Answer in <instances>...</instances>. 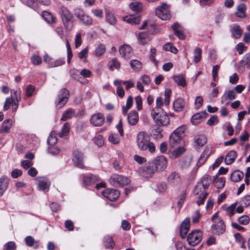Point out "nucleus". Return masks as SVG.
Returning <instances> with one entry per match:
<instances>
[{
    "label": "nucleus",
    "instance_id": "nucleus-23",
    "mask_svg": "<svg viewBox=\"0 0 250 250\" xmlns=\"http://www.w3.org/2000/svg\"><path fill=\"white\" fill-rule=\"evenodd\" d=\"M174 34L180 40H184L185 36L183 33V27L177 22H175L171 26Z\"/></svg>",
    "mask_w": 250,
    "mask_h": 250
},
{
    "label": "nucleus",
    "instance_id": "nucleus-60",
    "mask_svg": "<svg viewBox=\"0 0 250 250\" xmlns=\"http://www.w3.org/2000/svg\"><path fill=\"white\" fill-rule=\"evenodd\" d=\"M93 141L99 146H103L104 143L103 137L102 135H99L94 138Z\"/></svg>",
    "mask_w": 250,
    "mask_h": 250
},
{
    "label": "nucleus",
    "instance_id": "nucleus-3",
    "mask_svg": "<svg viewBox=\"0 0 250 250\" xmlns=\"http://www.w3.org/2000/svg\"><path fill=\"white\" fill-rule=\"evenodd\" d=\"M151 115L158 125L167 126L169 125V119L168 116L161 108L152 109Z\"/></svg>",
    "mask_w": 250,
    "mask_h": 250
},
{
    "label": "nucleus",
    "instance_id": "nucleus-35",
    "mask_svg": "<svg viewBox=\"0 0 250 250\" xmlns=\"http://www.w3.org/2000/svg\"><path fill=\"white\" fill-rule=\"evenodd\" d=\"M244 176L242 172L239 170L234 171L230 175V179L233 182H238L240 181Z\"/></svg>",
    "mask_w": 250,
    "mask_h": 250
},
{
    "label": "nucleus",
    "instance_id": "nucleus-52",
    "mask_svg": "<svg viewBox=\"0 0 250 250\" xmlns=\"http://www.w3.org/2000/svg\"><path fill=\"white\" fill-rule=\"evenodd\" d=\"M69 132V125L68 123H65L63 125L61 132L59 133V136L61 137L65 136L68 135Z\"/></svg>",
    "mask_w": 250,
    "mask_h": 250
},
{
    "label": "nucleus",
    "instance_id": "nucleus-36",
    "mask_svg": "<svg viewBox=\"0 0 250 250\" xmlns=\"http://www.w3.org/2000/svg\"><path fill=\"white\" fill-rule=\"evenodd\" d=\"M213 183L215 186L217 188H223L225 184V179L224 177H220L217 178V175L214 177Z\"/></svg>",
    "mask_w": 250,
    "mask_h": 250
},
{
    "label": "nucleus",
    "instance_id": "nucleus-57",
    "mask_svg": "<svg viewBox=\"0 0 250 250\" xmlns=\"http://www.w3.org/2000/svg\"><path fill=\"white\" fill-rule=\"evenodd\" d=\"M108 140L109 142L114 144H118L120 142V138L118 134H112L109 136Z\"/></svg>",
    "mask_w": 250,
    "mask_h": 250
},
{
    "label": "nucleus",
    "instance_id": "nucleus-49",
    "mask_svg": "<svg viewBox=\"0 0 250 250\" xmlns=\"http://www.w3.org/2000/svg\"><path fill=\"white\" fill-rule=\"evenodd\" d=\"M207 141V138L204 135H200L194 139V142L200 146H204Z\"/></svg>",
    "mask_w": 250,
    "mask_h": 250
},
{
    "label": "nucleus",
    "instance_id": "nucleus-1",
    "mask_svg": "<svg viewBox=\"0 0 250 250\" xmlns=\"http://www.w3.org/2000/svg\"><path fill=\"white\" fill-rule=\"evenodd\" d=\"M211 182V177L208 175H204L198 182L195 186L193 193L195 195H198V199L196 201L198 206L204 203L208 193L207 189Z\"/></svg>",
    "mask_w": 250,
    "mask_h": 250
},
{
    "label": "nucleus",
    "instance_id": "nucleus-38",
    "mask_svg": "<svg viewBox=\"0 0 250 250\" xmlns=\"http://www.w3.org/2000/svg\"><path fill=\"white\" fill-rule=\"evenodd\" d=\"M12 120L11 119L5 120L1 126V130L3 133H8L12 127Z\"/></svg>",
    "mask_w": 250,
    "mask_h": 250
},
{
    "label": "nucleus",
    "instance_id": "nucleus-22",
    "mask_svg": "<svg viewBox=\"0 0 250 250\" xmlns=\"http://www.w3.org/2000/svg\"><path fill=\"white\" fill-rule=\"evenodd\" d=\"M167 182L172 187L178 186L180 183V177L179 174L173 172L167 177Z\"/></svg>",
    "mask_w": 250,
    "mask_h": 250
},
{
    "label": "nucleus",
    "instance_id": "nucleus-53",
    "mask_svg": "<svg viewBox=\"0 0 250 250\" xmlns=\"http://www.w3.org/2000/svg\"><path fill=\"white\" fill-rule=\"evenodd\" d=\"M104 244L106 249H112L114 245V242L112 237L110 236L105 237Z\"/></svg>",
    "mask_w": 250,
    "mask_h": 250
},
{
    "label": "nucleus",
    "instance_id": "nucleus-40",
    "mask_svg": "<svg viewBox=\"0 0 250 250\" xmlns=\"http://www.w3.org/2000/svg\"><path fill=\"white\" fill-rule=\"evenodd\" d=\"M185 151V149L184 147L182 146L178 147L171 152L170 157L173 159H175L182 155Z\"/></svg>",
    "mask_w": 250,
    "mask_h": 250
},
{
    "label": "nucleus",
    "instance_id": "nucleus-42",
    "mask_svg": "<svg viewBox=\"0 0 250 250\" xmlns=\"http://www.w3.org/2000/svg\"><path fill=\"white\" fill-rule=\"evenodd\" d=\"M130 65L134 71H139L142 68V63L137 60H133L130 62Z\"/></svg>",
    "mask_w": 250,
    "mask_h": 250
},
{
    "label": "nucleus",
    "instance_id": "nucleus-31",
    "mask_svg": "<svg viewBox=\"0 0 250 250\" xmlns=\"http://www.w3.org/2000/svg\"><path fill=\"white\" fill-rule=\"evenodd\" d=\"M240 67L244 68L247 65L248 69H250V53H246L243 59L239 62Z\"/></svg>",
    "mask_w": 250,
    "mask_h": 250
},
{
    "label": "nucleus",
    "instance_id": "nucleus-37",
    "mask_svg": "<svg viewBox=\"0 0 250 250\" xmlns=\"http://www.w3.org/2000/svg\"><path fill=\"white\" fill-rule=\"evenodd\" d=\"M173 79L178 86L184 87L186 85V80L182 75H175Z\"/></svg>",
    "mask_w": 250,
    "mask_h": 250
},
{
    "label": "nucleus",
    "instance_id": "nucleus-58",
    "mask_svg": "<svg viewBox=\"0 0 250 250\" xmlns=\"http://www.w3.org/2000/svg\"><path fill=\"white\" fill-rule=\"evenodd\" d=\"M250 217L248 215H242L238 219V222L242 225H247L250 222Z\"/></svg>",
    "mask_w": 250,
    "mask_h": 250
},
{
    "label": "nucleus",
    "instance_id": "nucleus-17",
    "mask_svg": "<svg viewBox=\"0 0 250 250\" xmlns=\"http://www.w3.org/2000/svg\"><path fill=\"white\" fill-rule=\"evenodd\" d=\"M39 3L44 5H48L50 3L49 0H27L26 5L34 10H37L39 7Z\"/></svg>",
    "mask_w": 250,
    "mask_h": 250
},
{
    "label": "nucleus",
    "instance_id": "nucleus-25",
    "mask_svg": "<svg viewBox=\"0 0 250 250\" xmlns=\"http://www.w3.org/2000/svg\"><path fill=\"white\" fill-rule=\"evenodd\" d=\"M211 152V149L210 147H206L202 154L201 155L197 163L198 167H200L206 161L207 158Z\"/></svg>",
    "mask_w": 250,
    "mask_h": 250
},
{
    "label": "nucleus",
    "instance_id": "nucleus-24",
    "mask_svg": "<svg viewBox=\"0 0 250 250\" xmlns=\"http://www.w3.org/2000/svg\"><path fill=\"white\" fill-rule=\"evenodd\" d=\"M120 55L125 59H128L131 56L132 53L131 47L127 44L121 45L119 48Z\"/></svg>",
    "mask_w": 250,
    "mask_h": 250
},
{
    "label": "nucleus",
    "instance_id": "nucleus-51",
    "mask_svg": "<svg viewBox=\"0 0 250 250\" xmlns=\"http://www.w3.org/2000/svg\"><path fill=\"white\" fill-rule=\"evenodd\" d=\"M130 8L134 11L139 12L141 10L142 5L138 1L132 2L129 4Z\"/></svg>",
    "mask_w": 250,
    "mask_h": 250
},
{
    "label": "nucleus",
    "instance_id": "nucleus-30",
    "mask_svg": "<svg viewBox=\"0 0 250 250\" xmlns=\"http://www.w3.org/2000/svg\"><path fill=\"white\" fill-rule=\"evenodd\" d=\"M137 39L139 43L141 44H146L150 40L148 34L145 32H140L137 37Z\"/></svg>",
    "mask_w": 250,
    "mask_h": 250
},
{
    "label": "nucleus",
    "instance_id": "nucleus-41",
    "mask_svg": "<svg viewBox=\"0 0 250 250\" xmlns=\"http://www.w3.org/2000/svg\"><path fill=\"white\" fill-rule=\"evenodd\" d=\"M57 142L58 138L57 137L56 132L54 131H51L47 139L48 145L54 146L57 143Z\"/></svg>",
    "mask_w": 250,
    "mask_h": 250
},
{
    "label": "nucleus",
    "instance_id": "nucleus-16",
    "mask_svg": "<svg viewBox=\"0 0 250 250\" xmlns=\"http://www.w3.org/2000/svg\"><path fill=\"white\" fill-rule=\"evenodd\" d=\"M236 98V94L234 90H226L221 97V103L229 104V102Z\"/></svg>",
    "mask_w": 250,
    "mask_h": 250
},
{
    "label": "nucleus",
    "instance_id": "nucleus-62",
    "mask_svg": "<svg viewBox=\"0 0 250 250\" xmlns=\"http://www.w3.org/2000/svg\"><path fill=\"white\" fill-rule=\"evenodd\" d=\"M218 123V119L217 116L212 115L211 117L208 120L207 122V124L209 126H212L215 124H216Z\"/></svg>",
    "mask_w": 250,
    "mask_h": 250
},
{
    "label": "nucleus",
    "instance_id": "nucleus-48",
    "mask_svg": "<svg viewBox=\"0 0 250 250\" xmlns=\"http://www.w3.org/2000/svg\"><path fill=\"white\" fill-rule=\"evenodd\" d=\"M105 46L103 44H100L97 47L95 50V55L96 57H100L103 55L105 51Z\"/></svg>",
    "mask_w": 250,
    "mask_h": 250
},
{
    "label": "nucleus",
    "instance_id": "nucleus-54",
    "mask_svg": "<svg viewBox=\"0 0 250 250\" xmlns=\"http://www.w3.org/2000/svg\"><path fill=\"white\" fill-rule=\"evenodd\" d=\"M164 50L170 51L174 54L178 52V49L173 45L172 43H167L163 46Z\"/></svg>",
    "mask_w": 250,
    "mask_h": 250
},
{
    "label": "nucleus",
    "instance_id": "nucleus-14",
    "mask_svg": "<svg viewBox=\"0 0 250 250\" xmlns=\"http://www.w3.org/2000/svg\"><path fill=\"white\" fill-rule=\"evenodd\" d=\"M156 170H163L167 167V158L163 155L157 157L153 161Z\"/></svg>",
    "mask_w": 250,
    "mask_h": 250
},
{
    "label": "nucleus",
    "instance_id": "nucleus-12",
    "mask_svg": "<svg viewBox=\"0 0 250 250\" xmlns=\"http://www.w3.org/2000/svg\"><path fill=\"white\" fill-rule=\"evenodd\" d=\"M211 232L216 235H220L224 233L226 230V227L223 220L218 219L217 221H214L211 227Z\"/></svg>",
    "mask_w": 250,
    "mask_h": 250
},
{
    "label": "nucleus",
    "instance_id": "nucleus-21",
    "mask_svg": "<svg viewBox=\"0 0 250 250\" xmlns=\"http://www.w3.org/2000/svg\"><path fill=\"white\" fill-rule=\"evenodd\" d=\"M208 115V114L206 111L196 113L191 117V122L193 125H196L205 119Z\"/></svg>",
    "mask_w": 250,
    "mask_h": 250
},
{
    "label": "nucleus",
    "instance_id": "nucleus-55",
    "mask_svg": "<svg viewBox=\"0 0 250 250\" xmlns=\"http://www.w3.org/2000/svg\"><path fill=\"white\" fill-rule=\"evenodd\" d=\"M242 34V30L240 27L238 25H235L233 27L232 34L233 36L236 39L240 37Z\"/></svg>",
    "mask_w": 250,
    "mask_h": 250
},
{
    "label": "nucleus",
    "instance_id": "nucleus-4",
    "mask_svg": "<svg viewBox=\"0 0 250 250\" xmlns=\"http://www.w3.org/2000/svg\"><path fill=\"white\" fill-rule=\"evenodd\" d=\"M186 129V126L182 125L172 132L169 137V145L171 147H176L181 144L182 138L185 136Z\"/></svg>",
    "mask_w": 250,
    "mask_h": 250
},
{
    "label": "nucleus",
    "instance_id": "nucleus-10",
    "mask_svg": "<svg viewBox=\"0 0 250 250\" xmlns=\"http://www.w3.org/2000/svg\"><path fill=\"white\" fill-rule=\"evenodd\" d=\"M75 16L83 24L89 25L92 24V19L88 15L85 14L83 10L81 8H76L74 10Z\"/></svg>",
    "mask_w": 250,
    "mask_h": 250
},
{
    "label": "nucleus",
    "instance_id": "nucleus-56",
    "mask_svg": "<svg viewBox=\"0 0 250 250\" xmlns=\"http://www.w3.org/2000/svg\"><path fill=\"white\" fill-rule=\"evenodd\" d=\"M186 196H187L186 191L185 190H182L180 195H179V199L178 201V207L179 208L182 207V206L184 203V202L185 200V198L186 197Z\"/></svg>",
    "mask_w": 250,
    "mask_h": 250
},
{
    "label": "nucleus",
    "instance_id": "nucleus-50",
    "mask_svg": "<svg viewBox=\"0 0 250 250\" xmlns=\"http://www.w3.org/2000/svg\"><path fill=\"white\" fill-rule=\"evenodd\" d=\"M105 18L106 21L110 24H115L116 23V20L114 15L109 12L106 11Z\"/></svg>",
    "mask_w": 250,
    "mask_h": 250
},
{
    "label": "nucleus",
    "instance_id": "nucleus-11",
    "mask_svg": "<svg viewBox=\"0 0 250 250\" xmlns=\"http://www.w3.org/2000/svg\"><path fill=\"white\" fill-rule=\"evenodd\" d=\"M35 182L40 190L44 192L49 191L50 182L46 177H37L35 179Z\"/></svg>",
    "mask_w": 250,
    "mask_h": 250
},
{
    "label": "nucleus",
    "instance_id": "nucleus-34",
    "mask_svg": "<svg viewBox=\"0 0 250 250\" xmlns=\"http://www.w3.org/2000/svg\"><path fill=\"white\" fill-rule=\"evenodd\" d=\"M21 90L19 88L18 89L16 90H11V97H9V98H12V100L14 102H19L21 101Z\"/></svg>",
    "mask_w": 250,
    "mask_h": 250
},
{
    "label": "nucleus",
    "instance_id": "nucleus-8",
    "mask_svg": "<svg viewBox=\"0 0 250 250\" xmlns=\"http://www.w3.org/2000/svg\"><path fill=\"white\" fill-rule=\"evenodd\" d=\"M202 232L200 230H192L187 236L188 244L192 246L197 245L202 240Z\"/></svg>",
    "mask_w": 250,
    "mask_h": 250
},
{
    "label": "nucleus",
    "instance_id": "nucleus-43",
    "mask_svg": "<svg viewBox=\"0 0 250 250\" xmlns=\"http://www.w3.org/2000/svg\"><path fill=\"white\" fill-rule=\"evenodd\" d=\"M42 17L48 23H51L55 21V17L50 13L47 11H43Z\"/></svg>",
    "mask_w": 250,
    "mask_h": 250
},
{
    "label": "nucleus",
    "instance_id": "nucleus-63",
    "mask_svg": "<svg viewBox=\"0 0 250 250\" xmlns=\"http://www.w3.org/2000/svg\"><path fill=\"white\" fill-rule=\"evenodd\" d=\"M247 47L242 42H239L238 43L236 47V49L239 55L242 54L243 52L247 49Z\"/></svg>",
    "mask_w": 250,
    "mask_h": 250
},
{
    "label": "nucleus",
    "instance_id": "nucleus-44",
    "mask_svg": "<svg viewBox=\"0 0 250 250\" xmlns=\"http://www.w3.org/2000/svg\"><path fill=\"white\" fill-rule=\"evenodd\" d=\"M25 242L27 246L29 247L34 246L37 248L39 246L38 241H35L34 239L31 236H28L25 238Z\"/></svg>",
    "mask_w": 250,
    "mask_h": 250
},
{
    "label": "nucleus",
    "instance_id": "nucleus-13",
    "mask_svg": "<svg viewBox=\"0 0 250 250\" xmlns=\"http://www.w3.org/2000/svg\"><path fill=\"white\" fill-rule=\"evenodd\" d=\"M72 161L74 165L81 169L84 168L83 154L78 149H75L73 152Z\"/></svg>",
    "mask_w": 250,
    "mask_h": 250
},
{
    "label": "nucleus",
    "instance_id": "nucleus-64",
    "mask_svg": "<svg viewBox=\"0 0 250 250\" xmlns=\"http://www.w3.org/2000/svg\"><path fill=\"white\" fill-rule=\"evenodd\" d=\"M35 90V87L32 85H28L26 88V96L27 97H30L32 96L33 92Z\"/></svg>",
    "mask_w": 250,
    "mask_h": 250
},
{
    "label": "nucleus",
    "instance_id": "nucleus-26",
    "mask_svg": "<svg viewBox=\"0 0 250 250\" xmlns=\"http://www.w3.org/2000/svg\"><path fill=\"white\" fill-rule=\"evenodd\" d=\"M139 120V115L137 111L132 110L129 113L127 116V121L128 124L131 125H136Z\"/></svg>",
    "mask_w": 250,
    "mask_h": 250
},
{
    "label": "nucleus",
    "instance_id": "nucleus-47",
    "mask_svg": "<svg viewBox=\"0 0 250 250\" xmlns=\"http://www.w3.org/2000/svg\"><path fill=\"white\" fill-rule=\"evenodd\" d=\"M202 49L200 48H196L193 52L194 59L193 61L195 63H197L199 62L201 59Z\"/></svg>",
    "mask_w": 250,
    "mask_h": 250
},
{
    "label": "nucleus",
    "instance_id": "nucleus-59",
    "mask_svg": "<svg viewBox=\"0 0 250 250\" xmlns=\"http://www.w3.org/2000/svg\"><path fill=\"white\" fill-rule=\"evenodd\" d=\"M4 250H15L16 245L14 242L9 241L4 245Z\"/></svg>",
    "mask_w": 250,
    "mask_h": 250
},
{
    "label": "nucleus",
    "instance_id": "nucleus-46",
    "mask_svg": "<svg viewBox=\"0 0 250 250\" xmlns=\"http://www.w3.org/2000/svg\"><path fill=\"white\" fill-rule=\"evenodd\" d=\"M124 20L131 24H137L140 21V19L139 17L126 16L124 18Z\"/></svg>",
    "mask_w": 250,
    "mask_h": 250
},
{
    "label": "nucleus",
    "instance_id": "nucleus-39",
    "mask_svg": "<svg viewBox=\"0 0 250 250\" xmlns=\"http://www.w3.org/2000/svg\"><path fill=\"white\" fill-rule=\"evenodd\" d=\"M75 114V111L72 108L66 110L62 114L61 120L62 121H66L71 119Z\"/></svg>",
    "mask_w": 250,
    "mask_h": 250
},
{
    "label": "nucleus",
    "instance_id": "nucleus-19",
    "mask_svg": "<svg viewBox=\"0 0 250 250\" xmlns=\"http://www.w3.org/2000/svg\"><path fill=\"white\" fill-rule=\"evenodd\" d=\"M104 121V118L103 114L98 113L93 115L90 118V123L95 126H100L103 125Z\"/></svg>",
    "mask_w": 250,
    "mask_h": 250
},
{
    "label": "nucleus",
    "instance_id": "nucleus-61",
    "mask_svg": "<svg viewBox=\"0 0 250 250\" xmlns=\"http://www.w3.org/2000/svg\"><path fill=\"white\" fill-rule=\"evenodd\" d=\"M47 151L52 155H56L59 153L60 149L57 147L53 146H49Z\"/></svg>",
    "mask_w": 250,
    "mask_h": 250
},
{
    "label": "nucleus",
    "instance_id": "nucleus-28",
    "mask_svg": "<svg viewBox=\"0 0 250 250\" xmlns=\"http://www.w3.org/2000/svg\"><path fill=\"white\" fill-rule=\"evenodd\" d=\"M98 180V177L92 174H89L83 177V184L84 186H88L93 184Z\"/></svg>",
    "mask_w": 250,
    "mask_h": 250
},
{
    "label": "nucleus",
    "instance_id": "nucleus-45",
    "mask_svg": "<svg viewBox=\"0 0 250 250\" xmlns=\"http://www.w3.org/2000/svg\"><path fill=\"white\" fill-rule=\"evenodd\" d=\"M121 63L116 58H114L108 63L109 69L111 71H113L115 69H119Z\"/></svg>",
    "mask_w": 250,
    "mask_h": 250
},
{
    "label": "nucleus",
    "instance_id": "nucleus-33",
    "mask_svg": "<svg viewBox=\"0 0 250 250\" xmlns=\"http://www.w3.org/2000/svg\"><path fill=\"white\" fill-rule=\"evenodd\" d=\"M246 6L244 3H241L237 6L236 16L237 17L243 18L246 17Z\"/></svg>",
    "mask_w": 250,
    "mask_h": 250
},
{
    "label": "nucleus",
    "instance_id": "nucleus-9",
    "mask_svg": "<svg viewBox=\"0 0 250 250\" xmlns=\"http://www.w3.org/2000/svg\"><path fill=\"white\" fill-rule=\"evenodd\" d=\"M156 15L163 20H169L171 15L168 10V6L166 3H163L155 9Z\"/></svg>",
    "mask_w": 250,
    "mask_h": 250
},
{
    "label": "nucleus",
    "instance_id": "nucleus-7",
    "mask_svg": "<svg viewBox=\"0 0 250 250\" xmlns=\"http://www.w3.org/2000/svg\"><path fill=\"white\" fill-rule=\"evenodd\" d=\"M109 182L114 187H123L128 184L130 180L126 177L115 174L111 176Z\"/></svg>",
    "mask_w": 250,
    "mask_h": 250
},
{
    "label": "nucleus",
    "instance_id": "nucleus-20",
    "mask_svg": "<svg viewBox=\"0 0 250 250\" xmlns=\"http://www.w3.org/2000/svg\"><path fill=\"white\" fill-rule=\"evenodd\" d=\"M190 228V219L186 218L183 221L180 229V234L181 237L184 239L185 238L188 231Z\"/></svg>",
    "mask_w": 250,
    "mask_h": 250
},
{
    "label": "nucleus",
    "instance_id": "nucleus-6",
    "mask_svg": "<svg viewBox=\"0 0 250 250\" xmlns=\"http://www.w3.org/2000/svg\"><path fill=\"white\" fill-rule=\"evenodd\" d=\"M70 96L68 90L62 88L60 91L55 101V105L58 108L62 107L67 102Z\"/></svg>",
    "mask_w": 250,
    "mask_h": 250
},
{
    "label": "nucleus",
    "instance_id": "nucleus-15",
    "mask_svg": "<svg viewBox=\"0 0 250 250\" xmlns=\"http://www.w3.org/2000/svg\"><path fill=\"white\" fill-rule=\"evenodd\" d=\"M103 196L111 201H116L120 196V192L115 189L107 188L102 192Z\"/></svg>",
    "mask_w": 250,
    "mask_h": 250
},
{
    "label": "nucleus",
    "instance_id": "nucleus-32",
    "mask_svg": "<svg viewBox=\"0 0 250 250\" xmlns=\"http://www.w3.org/2000/svg\"><path fill=\"white\" fill-rule=\"evenodd\" d=\"M237 154L235 150L230 151L226 155L225 161L227 165L231 164L235 160Z\"/></svg>",
    "mask_w": 250,
    "mask_h": 250
},
{
    "label": "nucleus",
    "instance_id": "nucleus-29",
    "mask_svg": "<svg viewBox=\"0 0 250 250\" xmlns=\"http://www.w3.org/2000/svg\"><path fill=\"white\" fill-rule=\"evenodd\" d=\"M185 106V102L182 99L179 98L175 101L173 104V106L175 111L181 112Z\"/></svg>",
    "mask_w": 250,
    "mask_h": 250
},
{
    "label": "nucleus",
    "instance_id": "nucleus-27",
    "mask_svg": "<svg viewBox=\"0 0 250 250\" xmlns=\"http://www.w3.org/2000/svg\"><path fill=\"white\" fill-rule=\"evenodd\" d=\"M9 180L6 176L0 178V197L7 189L9 185Z\"/></svg>",
    "mask_w": 250,
    "mask_h": 250
},
{
    "label": "nucleus",
    "instance_id": "nucleus-2",
    "mask_svg": "<svg viewBox=\"0 0 250 250\" xmlns=\"http://www.w3.org/2000/svg\"><path fill=\"white\" fill-rule=\"evenodd\" d=\"M136 142L139 149L142 151L148 150L150 153L155 152L156 147L153 143L150 142L149 135L144 131L138 133L136 137Z\"/></svg>",
    "mask_w": 250,
    "mask_h": 250
},
{
    "label": "nucleus",
    "instance_id": "nucleus-5",
    "mask_svg": "<svg viewBox=\"0 0 250 250\" xmlns=\"http://www.w3.org/2000/svg\"><path fill=\"white\" fill-rule=\"evenodd\" d=\"M60 14L65 28L68 30H71L73 17L70 12L65 7L62 6L60 8Z\"/></svg>",
    "mask_w": 250,
    "mask_h": 250
},
{
    "label": "nucleus",
    "instance_id": "nucleus-18",
    "mask_svg": "<svg viewBox=\"0 0 250 250\" xmlns=\"http://www.w3.org/2000/svg\"><path fill=\"white\" fill-rule=\"evenodd\" d=\"M155 171V169L152 166H144L139 169L140 174L145 178L151 177Z\"/></svg>",
    "mask_w": 250,
    "mask_h": 250
}]
</instances>
